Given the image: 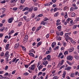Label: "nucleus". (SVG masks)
<instances>
[{
    "label": "nucleus",
    "instance_id": "ddd939ff",
    "mask_svg": "<svg viewBox=\"0 0 79 79\" xmlns=\"http://www.w3.org/2000/svg\"><path fill=\"white\" fill-rule=\"evenodd\" d=\"M57 29H58V31H60V30H61V26H58L57 27Z\"/></svg>",
    "mask_w": 79,
    "mask_h": 79
},
{
    "label": "nucleus",
    "instance_id": "6ab92c4d",
    "mask_svg": "<svg viewBox=\"0 0 79 79\" xmlns=\"http://www.w3.org/2000/svg\"><path fill=\"white\" fill-rule=\"evenodd\" d=\"M29 55L31 56H32V57H34V54H33V53H29Z\"/></svg>",
    "mask_w": 79,
    "mask_h": 79
},
{
    "label": "nucleus",
    "instance_id": "9d476101",
    "mask_svg": "<svg viewBox=\"0 0 79 79\" xmlns=\"http://www.w3.org/2000/svg\"><path fill=\"white\" fill-rule=\"evenodd\" d=\"M21 47H22L23 50L24 52H26V49L23 46H21Z\"/></svg>",
    "mask_w": 79,
    "mask_h": 79
},
{
    "label": "nucleus",
    "instance_id": "774afa93",
    "mask_svg": "<svg viewBox=\"0 0 79 79\" xmlns=\"http://www.w3.org/2000/svg\"><path fill=\"white\" fill-rule=\"evenodd\" d=\"M79 21V17L77 18V19H76V21Z\"/></svg>",
    "mask_w": 79,
    "mask_h": 79
},
{
    "label": "nucleus",
    "instance_id": "09e8293b",
    "mask_svg": "<svg viewBox=\"0 0 79 79\" xmlns=\"http://www.w3.org/2000/svg\"><path fill=\"white\" fill-rule=\"evenodd\" d=\"M49 36H50V34H48L46 35V38H48V37H49Z\"/></svg>",
    "mask_w": 79,
    "mask_h": 79
},
{
    "label": "nucleus",
    "instance_id": "e2e57ef3",
    "mask_svg": "<svg viewBox=\"0 0 79 79\" xmlns=\"http://www.w3.org/2000/svg\"><path fill=\"white\" fill-rule=\"evenodd\" d=\"M53 79H58V77L55 76L53 77Z\"/></svg>",
    "mask_w": 79,
    "mask_h": 79
},
{
    "label": "nucleus",
    "instance_id": "a211bd4d",
    "mask_svg": "<svg viewBox=\"0 0 79 79\" xmlns=\"http://www.w3.org/2000/svg\"><path fill=\"white\" fill-rule=\"evenodd\" d=\"M33 8L32 7H31V8H29V12H31L32 10H33Z\"/></svg>",
    "mask_w": 79,
    "mask_h": 79
},
{
    "label": "nucleus",
    "instance_id": "7c9ffc66",
    "mask_svg": "<svg viewBox=\"0 0 79 79\" xmlns=\"http://www.w3.org/2000/svg\"><path fill=\"white\" fill-rule=\"evenodd\" d=\"M23 75L24 76H28V75H29V73H28L27 72H26V73H24Z\"/></svg>",
    "mask_w": 79,
    "mask_h": 79
},
{
    "label": "nucleus",
    "instance_id": "4be33fe9",
    "mask_svg": "<svg viewBox=\"0 0 79 79\" xmlns=\"http://www.w3.org/2000/svg\"><path fill=\"white\" fill-rule=\"evenodd\" d=\"M75 74H74V73H73L72 74H71L70 75V77H74V75Z\"/></svg>",
    "mask_w": 79,
    "mask_h": 79
},
{
    "label": "nucleus",
    "instance_id": "20e7f679",
    "mask_svg": "<svg viewBox=\"0 0 79 79\" xmlns=\"http://www.w3.org/2000/svg\"><path fill=\"white\" fill-rule=\"evenodd\" d=\"M51 58V56L50 55H48V56H47V59L49 61H50V60L51 59H50Z\"/></svg>",
    "mask_w": 79,
    "mask_h": 79
},
{
    "label": "nucleus",
    "instance_id": "864d4df0",
    "mask_svg": "<svg viewBox=\"0 0 79 79\" xmlns=\"http://www.w3.org/2000/svg\"><path fill=\"white\" fill-rule=\"evenodd\" d=\"M62 64H61V62L59 64L57 65V66L60 67V66H61V65H62Z\"/></svg>",
    "mask_w": 79,
    "mask_h": 79
},
{
    "label": "nucleus",
    "instance_id": "6e6552de",
    "mask_svg": "<svg viewBox=\"0 0 79 79\" xmlns=\"http://www.w3.org/2000/svg\"><path fill=\"white\" fill-rule=\"evenodd\" d=\"M56 45V42H54L52 44V48H54L55 46V45Z\"/></svg>",
    "mask_w": 79,
    "mask_h": 79
},
{
    "label": "nucleus",
    "instance_id": "1a4fd4ad",
    "mask_svg": "<svg viewBox=\"0 0 79 79\" xmlns=\"http://www.w3.org/2000/svg\"><path fill=\"white\" fill-rule=\"evenodd\" d=\"M9 46H10V44H7L6 46V50H8L9 48Z\"/></svg>",
    "mask_w": 79,
    "mask_h": 79
},
{
    "label": "nucleus",
    "instance_id": "f8f14e48",
    "mask_svg": "<svg viewBox=\"0 0 79 79\" xmlns=\"http://www.w3.org/2000/svg\"><path fill=\"white\" fill-rule=\"evenodd\" d=\"M59 47L58 46H57L56 47L54 48V50H55V51H56V50H58L59 49Z\"/></svg>",
    "mask_w": 79,
    "mask_h": 79
},
{
    "label": "nucleus",
    "instance_id": "c85d7f7f",
    "mask_svg": "<svg viewBox=\"0 0 79 79\" xmlns=\"http://www.w3.org/2000/svg\"><path fill=\"white\" fill-rule=\"evenodd\" d=\"M77 27V25H75L73 26V29H76V27Z\"/></svg>",
    "mask_w": 79,
    "mask_h": 79
},
{
    "label": "nucleus",
    "instance_id": "49530a36",
    "mask_svg": "<svg viewBox=\"0 0 79 79\" xmlns=\"http://www.w3.org/2000/svg\"><path fill=\"white\" fill-rule=\"evenodd\" d=\"M5 27H4L3 28V29H2V28L1 29H0V30L2 32V31H4V30L5 29Z\"/></svg>",
    "mask_w": 79,
    "mask_h": 79
},
{
    "label": "nucleus",
    "instance_id": "c756f323",
    "mask_svg": "<svg viewBox=\"0 0 79 79\" xmlns=\"http://www.w3.org/2000/svg\"><path fill=\"white\" fill-rule=\"evenodd\" d=\"M34 11H37V10H38V8L37 7H35L34 9Z\"/></svg>",
    "mask_w": 79,
    "mask_h": 79
},
{
    "label": "nucleus",
    "instance_id": "37998d69",
    "mask_svg": "<svg viewBox=\"0 0 79 79\" xmlns=\"http://www.w3.org/2000/svg\"><path fill=\"white\" fill-rule=\"evenodd\" d=\"M4 55V52H2L1 53V56H3V55Z\"/></svg>",
    "mask_w": 79,
    "mask_h": 79
},
{
    "label": "nucleus",
    "instance_id": "4c0bfd02",
    "mask_svg": "<svg viewBox=\"0 0 79 79\" xmlns=\"http://www.w3.org/2000/svg\"><path fill=\"white\" fill-rule=\"evenodd\" d=\"M48 19L47 17H45L44 19V21H48Z\"/></svg>",
    "mask_w": 79,
    "mask_h": 79
},
{
    "label": "nucleus",
    "instance_id": "f3484780",
    "mask_svg": "<svg viewBox=\"0 0 79 79\" xmlns=\"http://www.w3.org/2000/svg\"><path fill=\"white\" fill-rule=\"evenodd\" d=\"M72 39V38H67L65 39V40L67 42H68V40H71Z\"/></svg>",
    "mask_w": 79,
    "mask_h": 79
},
{
    "label": "nucleus",
    "instance_id": "2f4dec72",
    "mask_svg": "<svg viewBox=\"0 0 79 79\" xmlns=\"http://www.w3.org/2000/svg\"><path fill=\"white\" fill-rule=\"evenodd\" d=\"M16 60V58H15V59H13L12 60V63H14L15 62Z\"/></svg>",
    "mask_w": 79,
    "mask_h": 79
},
{
    "label": "nucleus",
    "instance_id": "473e14b6",
    "mask_svg": "<svg viewBox=\"0 0 79 79\" xmlns=\"http://www.w3.org/2000/svg\"><path fill=\"white\" fill-rule=\"evenodd\" d=\"M57 10H58V8L57 7H56L54 9V12H55V11H57Z\"/></svg>",
    "mask_w": 79,
    "mask_h": 79
},
{
    "label": "nucleus",
    "instance_id": "338daca9",
    "mask_svg": "<svg viewBox=\"0 0 79 79\" xmlns=\"http://www.w3.org/2000/svg\"><path fill=\"white\" fill-rule=\"evenodd\" d=\"M8 66H6V67H5V69L6 70V69H8Z\"/></svg>",
    "mask_w": 79,
    "mask_h": 79
},
{
    "label": "nucleus",
    "instance_id": "423d86ee",
    "mask_svg": "<svg viewBox=\"0 0 79 79\" xmlns=\"http://www.w3.org/2000/svg\"><path fill=\"white\" fill-rule=\"evenodd\" d=\"M43 65H41L39 66V67L38 68V69L39 71H40V69H42L43 68Z\"/></svg>",
    "mask_w": 79,
    "mask_h": 79
},
{
    "label": "nucleus",
    "instance_id": "58836bf2",
    "mask_svg": "<svg viewBox=\"0 0 79 79\" xmlns=\"http://www.w3.org/2000/svg\"><path fill=\"white\" fill-rule=\"evenodd\" d=\"M17 9L18 8L16 7H14L13 8V10H14V11H16Z\"/></svg>",
    "mask_w": 79,
    "mask_h": 79
},
{
    "label": "nucleus",
    "instance_id": "c03bdc74",
    "mask_svg": "<svg viewBox=\"0 0 79 79\" xmlns=\"http://www.w3.org/2000/svg\"><path fill=\"white\" fill-rule=\"evenodd\" d=\"M24 39H27H27H28V36H27V35H26L25 36Z\"/></svg>",
    "mask_w": 79,
    "mask_h": 79
},
{
    "label": "nucleus",
    "instance_id": "a18cd8bd",
    "mask_svg": "<svg viewBox=\"0 0 79 79\" xmlns=\"http://www.w3.org/2000/svg\"><path fill=\"white\" fill-rule=\"evenodd\" d=\"M74 10V7H72L70 8V11H73Z\"/></svg>",
    "mask_w": 79,
    "mask_h": 79
},
{
    "label": "nucleus",
    "instance_id": "5701e85b",
    "mask_svg": "<svg viewBox=\"0 0 79 79\" xmlns=\"http://www.w3.org/2000/svg\"><path fill=\"white\" fill-rule=\"evenodd\" d=\"M71 69V67H68L67 68L65 69L66 70H70Z\"/></svg>",
    "mask_w": 79,
    "mask_h": 79
},
{
    "label": "nucleus",
    "instance_id": "4468645a",
    "mask_svg": "<svg viewBox=\"0 0 79 79\" xmlns=\"http://www.w3.org/2000/svg\"><path fill=\"white\" fill-rule=\"evenodd\" d=\"M31 68L32 69V70L33 71V70H34V68H35V65L33 64L31 65Z\"/></svg>",
    "mask_w": 79,
    "mask_h": 79
},
{
    "label": "nucleus",
    "instance_id": "ea45409f",
    "mask_svg": "<svg viewBox=\"0 0 79 79\" xmlns=\"http://www.w3.org/2000/svg\"><path fill=\"white\" fill-rule=\"evenodd\" d=\"M62 54H63V53L62 52H61L60 53L58 56V57H60L62 55Z\"/></svg>",
    "mask_w": 79,
    "mask_h": 79
},
{
    "label": "nucleus",
    "instance_id": "cd10ccee",
    "mask_svg": "<svg viewBox=\"0 0 79 79\" xmlns=\"http://www.w3.org/2000/svg\"><path fill=\"white\" fill-rule=\"evenodd\" d=\"M27 40L25 39V38H24L23 39V42H24V43H26L27 42Z\"/></svg>",
    "mask_w": 79,
    "mask_h": 79
},
{
    "label": "nucleus",
    "instance_id": "393cba45",
    "mask_svg": "<svg viewBox=\"0 0 79 79\" xmlns=\"http://www.w3.org/2000/svg\"><path fill=\"white\" fill-rule=\"evenodd\" d=\"M28 9H29V8L28 7H26L24 9H23V11H24L25 10H27Z\"/></svg>",
    "mask_w": 79,
    "mask_h": 79
},
{
    "label": "nucleus",
    "instance_id": "412c9836",
    "mask_svg": "<svg viewBox=\"0 0 79 79\" xmlns=\"http://www.w3.org/2000/svg\"><path fill=\"white\" fill-rule=\"evenodd\" d=\"M52 4H53V2H51L47 3V5H48V6H50V5H52Z\"/></svg>",
    "mask_w": 79,
    "mask_h": 79
},
{
    "label": "nucleus",
    "instance_id": "c9c22d12",
    "mask_svg": "<svg viewBox=\"0 0 79 79\" xmlns=\"http://www.w3.org/2000/svg\"><path fill=\"white\" fill-rule=\"evenodd\" d=\"M50 53H51V51H47L46 52V54H49Z\"/></svg>",
    "mask_w": 79,
    "mask_h": 79
},
{
    "label": "nucleus",
    "instance_id": "13d9d810",
    "mask_svg": "<svg viewBox=\"0 0 79 79\" xmlns=\"http://www.w3.org/2000/svg\"><path fill=\"white\" fill-rule=\"evenodd\" d=\"M40 38H38L37 40V42H39V41H40Z\"/></svg>",
    "mask_w": 79,
    "mask_h": 79
},
{
    "label": "nucleus",
    "instance_id": "0eeeda50",
    "mask_svg": "<svg viewBox=\"0 0 79 79\" xmlns=\"http://www.w3.org/2000/svg\"><path fill=\"white\" fill-rule=\"evenodd\" d=\"M13 21V19L12 18H10V19L8 20V22L9 23H11Z\"/></svg>",
    "mask_w": 79,
    "mask_h": 79
},
{
    "label": "nucleus",
    "instance_id": "0e129e2a",
    "mask_svg": "<svg viewBox=\"0 0 79 79\" xmlns=\"http://www.w3.org/2000/svg\"><path fill=\"white\" fill-rule=\"evenodd\" d=\"M65 66L64 65H62V66H61L60 68V69H61L63 68H64V67Z\"/></svg>",
    "mask_w": 79,
    "mask_h": 79
},
{
    "label": "nucleus",
    "instance_id": "f257e3e1",
    "mask_svg": "<svg viewBox=\"0 0 79 79\" xmlns=\"http://www.w3.org/2000/svg\"><path fill=\"white\" fill-rule=\"evenodd\" d=\"M8 53H9V52H6L4 55V56H5V57H6L7 59H8L10 56V55H9Z\"/></svg>",
    "mask_w": 79,
    "mask_h": 79
},
{
    "label": "nucleus",
    "instance_id": "69168bd1",
    "mask_svg": "<svg viewBox=\"0 0 79 79\" xmlns=\"http://www.w3.org/2000/svg\"><path fill=\"white\" fill-rule=\"evenodd\" d=\"M58 40H61V38L59 37L57 39Z\"/></svg>",
    "mask_w": 79,
    "mask_h": 79
},
{
    "label": "nucleus",
    "instance_id": "bb28decb",
    "mask_svg": "<svg viewBox=\"0 0 79 79\" xmlns=\"http://www.w3.org/2000/svg\"><path fill=\"white\" fill-rule=\"evenodd\" d=\"M21 24H22V22H19V24H18V26H19H19H20L21 25Z\"/></svg>",
    "mask_w": 79,
    "mask_h": 79
},
{
    "label": "nucleus",
    "instance_id": "a19ab883",
    "mask_svg": "<svg viewBox=\"0 0 79 79\" xmlns=\"http://www.w3.org/2000/svg\"><path fill=\"white\" fill-rule=\"evenodd\" d=\"M3 34L0 33V37L2 38V37H3Z\"/></svg>",
    "mask_w": 79,
    "mask_h": 79
},
{
    "label": "nucleus",
    "instance_id": "8fccbe9b",
    "mask_svg": "<svg viewBox=\"0 0 79 79\" xmlns=\"http://www.w3.org/2000/svg\"><path fill=\"white\" fill-rule=\"evenodd\" d=\"M6 2V1L5 0H4L1 2V3H5Z\"/></svg>",
    "mask_w": 79,
    "mask_h": 79
},
{
    "label": "nucleus",
    "instance_id": "603ef678",
    "mask_svg": "<svg viewBox=\"0 0 79 79\" xmlns=\"http://www.w3.org/2000/svg\"><path fill=\"white\" fill-rule=\"evenodd\" d=\"M42 74V72H40V73H39L38 76H40V75H41Z\"/></svg>",
    "mask_w": 79,
    "mask_h": 79
},
{
    "label": "nucleus",
    "instance_id": "f03ea898",
    "mask_svg": "<svg viewBox=\"0 0 79 79\" xmlns=\"http://www.w3.org/2000/svg\"><path fill=\"white\" fill-rule=\"evenodd\" d=\"M71 33H66L65 34V35L66 37V38H71L70 37V34Z\"/></svg>",
    "mask_w": 79,
    "mask_h": 79
},
{
    "label": "nucleus",
    "instance_id": "de8ad7c7",
    "mask_svg": "<svg viewBox=\"0 0 79 79\" xmlns=\"http://www.w3.org/2000/svg\"><path fill=\"white\" fill-rule=\"evenodd\" d=\"M43 16V15L42 14H41L39 15L38 16V18H39V17H41V16Z\"/></svg>",
    "mask_w": 79,
    "mask_h": 79
},
{
    "label": "nucleus",
    "instance_id": "dca6fc26",
    "mask_svg": "<svg viewBox=\"0 0 79 79\" xmlns=\"http://www.w3.org/2000/svg\"><path fill=\"white\" fill-rule=\"evenodd\" d=\"M74 58L75 59H76L77 60L79 59V56H77V55L75 56Z\"/></svg>",
    "mask_w": 79,
    "mask_h": 79
},
{
    "label": "nucleus",
    "instance_id": "5fc2aeb1",
    "mask_svg": "<svg viewBox=\"0 0 79 79\" xmlns=\"http://www.w3.org/2000/svg\"><path fill=\"white\" fill-rule=\"evenodd\" d=\"M35 15L34 14H32L31 17L32 18H34V17H35Z\"/></svg>",
    "mask_w": 79,
    "mask_h": 79
},
{
    "label": "nucleus",
    "instance_id": "a878e982",
    "mask_svg": "<svg viewBox=\"0 0 79 79\" xmlns=\"http://www.w3.org/2000/svg\"><path fill=\"white\" fill-rule=\"evenodd\" d=\"M30 52H33V53H35V52L34 50V49H32L31 50H30Z\"/></svg>",
    "mask_w": 79,
    "mask_h": 79
},
{
    "label": "nucleus",
    "instance_id": "bf43d9fd",
    "mask_svg": "<svg viewBox=\"0 0 79 79\" xmlns=\"http://www.w3.org/2000/svg\"><path fill=\"white\" fill-rule=\"evenodd\" d=\"M71 50H72V51H73L74 50V48L73 47H72L69 49Z\"/></svg>",
    "mask_w": 79,
    "mask_h": 79
},
{
    "label": "nucleus",
    "instance_id": "72a5a7b5",
    "mask_svg": "<svg viewBox=\"0 0 79 79\" xmlns=\"http://www.w3.org/2000/svg\"><path fill=\"white\" fill-rule=\"evenodd\" d=\"M6 16V14H4L2 15L1 16V18H3V17H5V16Z\"/></svg>",
    "mask_w": 79,
    "mask_h": 79
},
{
    "label": "nucleus",
    "instance_id": "2eb2a0df",
    "mask_svg": "<svg viewBox=\"0 0 79 79\" xmlns=\"http://www.w3.org/2000/svg\"><path fill=\"white\" fill-rule=\"evenodd\" d=\"M59 15V12H58L55 14L54 16H55V17H57V16H58Z\"/></svg>",
    "mask_w": 79,
    "mask_h": 79
},
{
    "label": "nucleus",
    "instance_id": "39448f33",
    "mask_svg": "<svg viewBox=\"0 0 79 79\" xmlns=\"http://www.w3.org/2000/svg\"><path fill=\"white\" fill-rule=\"evenodd\" d=\"M19 46V43H17L14 46V48H18Z\"/></svg>",
    "mask_w": 79,
    "mask_h": 79
},
{
    "label": "nucleus",
    "instance_id": "680f3d73",
    "mask_svg": "<svg viewBox=\"0 0 79 79\" xmlns=\"http://www.w3.org/2000/svg\"><path fill=\"white\" fill-rule=\"evenodd\" d=\"M63 34V31H61L60 32V35H62Z\"/></svg>",
    "mask_w": 79,
    "mask_h": 79
},
{
    "label": "nucleus",
    "instance_id": "3c124183",
    "mask_svg": "<svg viewBox=\"0 0 79 79\" xmlns=\"http://www.w3.org/2000/svg\"><path fill=\"white\" fill-rule=\"evenodd\" d=\"M25 67L26 68H27L29 67L28 64L25 65Z\"/></svg>",
    "mask_w": 79,
    "mask_h": 79
},
{
    "label": "nucleus",
    "instance_id": "9b49d317",
    "mask_svg": "<svg viewBox=\"0 0 79 79\" xmlns=\"http://www.w3.org/2000/svg\"><path fill=\"white\" fill-rule=\"evenodd\" d=\"M42 44V41H40V42L38 43L37 44V47H39V45H40L41 44Z\"/></svg>",
    "mask_w": 79,
    "mask_h": 79
},
{
    "label": "nucleus",
    "instance_id": "f704fd0d",
    "mask_svg": "<svg viewBox=\"0 0 79 79\" xmlns=\"http://www.w3.org/2000/svg\"><path fill=\"white\" fill-rule=\"evenodd\" d=\"M64 55H66L68 54V51H66L64 53Z\"/></svg>",
    "mask_w": 79,
    "mask_h": 79
},
{
    "label": "nucleus",
    "instance_id": "aec40b11",
    "mask_svg": "<svg viewBox=\"0 0 79 79\" xmlns=\"http://www.w3.org/2000/svg\"><path fill=\"white\" fill-rule=\"evenodd\" d=\"M48 64V62L47 61H45L43 63V65H45V64Z\"/></svg>",
    "mask_w": 79,
    "mask_h": 79
},
{
    "label": "nucleus",
    "instance_id": "79ce46f5",
    "mask_svg": "<svg viewBox=\"0 0 79 79\" xmlns=\"http://www.w3.org/2000/svg\"><path fill=\"white\" fill-rule=\"evenodd\" d=\"M71 16H73V17H74V16H75V13H72L71 14Z\"/></svg>",
    "mask_w": 79,
    "mask_h": 79
},
{
    "label": "nucleus",
    "instance_id": "e433bc0d",
    "mask_svg": "<svg viewBox=\"0 0 79 79\" xmlns=\"http://www.w3.org/2000/svg\"><path fill=\"white\" fill-rule=\"evenodd\" d=\"M25 1V0H21L20 1V3H23Z\"/></svg>",
    "mask_w": 79,
    "mask_h": 79
},
{
    "label": "nucleus",
    "instance_id": "6e6d98bb",
    "mask_svg": "<svg viewBox=\"0 0 79 79\" xmlns=\"http://www.w3.org/2000/svg\"><path fill=\"white\" fill-rule=\"evenodd\" d=\"M35 30V27H33V28L32 29V31H34Z\"/></svg>",
    "mask_w": 79,
    "mask_h": 79
},
{
    "label": "nucleus",
    "instance_id": "4d7b16f0",
    "mask_svg": "<svg viewBox=\"0 0 79 79\" xmlns=\"http://www.w3.org/2000/svg\"><path fill=\"white\" fill-rule=\"evenodd\" d=\"M77 31H75L73 32V34L74 35H76V34H77Z\"/></svg>",
    "mask_w": 79,
    "mask_h": 79
},
{
    "label": "nucleus",
    "instance_id": "052dcab7",
    "mask_svg": "<svg viewBox=\"0 0 79 79\" xmlns=\"http://www.w3.org/2000/svg\"><path fill=\"white\" fill-rule=\"evenodd\" d=\"M23 18L24 19H25V20H26V19H27V17L26 16H24Z\"/></svg>",
    "mask_w": 79,
    "mask_h": 79
},
{
    "label": "nucleus",
    "instance_id": "b1692460",
    "mask_svg": "<svg viewBox=\"0 0 79 79\" xmlns=\"http://www.w3.org/2000/svg\"><path fill=\"white\" fill-rule=\"evenodd\" d=\"M18 0H12L10 1L11 3H15Z\"/></svg>",
    "mask_w": 79,
    "mask_h": 79
},
{
    "label": "nucleus",
    "instance_id": "7ed1b4c3",
    "mask_svg": "<svg viewBox=\"0 0 79 79\" xmlns=\"http://www.w3.org/2000/svg\"><path fill=\"white\" fill-rule=\"evenodd\" d=\"M67 59L69 60H73V57H72V56H69L67 57Z\"/></svg>",
    "mask_w": 79,
    "mask_h": 79
}]
</instances>
